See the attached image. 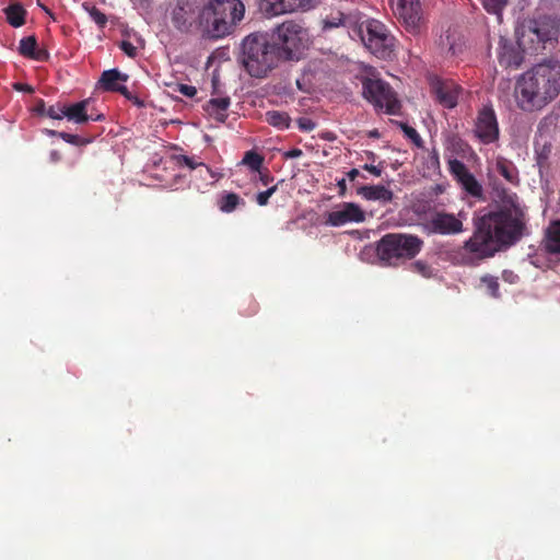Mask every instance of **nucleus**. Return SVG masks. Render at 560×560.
I'll return each mask as SVG.
<instances>
[{"label": "nucleus", "mask_w": 560, "mask_h": 560, "mask_svg": "<svg viewBox=\"0 0 560 560\" xmlns=\"http://www.w3.org/2000/svg\"><path fill=\"white\" fill-rule=\"evenodd\" d=\"M524 223L510 210L489 212L475 224L471 236L453 255L457 265L476 267L503 248L514 245L523 234Z\"/></svg>", "instance_id": "f257e3e1"}, {"label": "nucleus", "mask_w": 560, "mask_h": 560, "mask_svg": "<svg viewBox=\"0 0 560 560\" xmlns=\"http://www.w3.org/2000/svg\"><path fill=\"white\" fill-rule=\"evenodd\" d=\"M560 93V62L548 60L523 73L515 84V101L524 112L539 110Z\"/></svg>", "instance_id": "f03ea898"}, {"label": "nucleus", "mask_w": 560, "mask_h": 560, "mask_svg": "<svg viewBox=\"0 0 560 560\" xmlns=\"http://www.w3.org/2000/svg\"><path fill=\"white\" fill-rule=\"evenodd\" d=\"M244 13L241 0H209L199 9V33L209 39L223 38L233 33Z\"/></svg>", "instance_id": "7ed1b4c3"}, {"label": "nucleus", "mask_w": 560, "mask_h": 560, "mask_svg": "<svg viewBox=\"0 0 560 560\" xmlns=\"http://www.w3.org/2000/svg\"><path fill=\"white\" fill-rule=\"evenodd\" d=\"M240 61L254 78H265L281 60L268 33H252L241 45Z\"/></svg>", "instance_id": "20e7f679"}, {"label": "nucleus", "mask_w": 560, "mask_h": 560, "mask_svg": "<svg viewBox=\"0 0 560 560\" xmlns=\"http://www.w3.org/2000/svg\"><path fill=\"white\" fill-rule=\"evenodd\" d=\"M559 33L560 21L545 15L524 21L516 30V38L524 52L537 54L548 46H553Z\"/></svg>", "instance_id": "39448f33"}, {"label": "nucleus", "mask_w": 560, "mask_h": 560, "mask_svg": "<svg viewBox=\"0 0 560 560\" xmlns=\"http://www.w3.org/2000/svg\"><path fill=\"white\" fill-rule=\"evenodd\" d=\"M423 241L413 234L387 233L376 243V255L387 266H399L413 259L422 249Z\"/></svg>", "instance_id": "423d86ee"}, {"label": "nucleus", "mask_w": 560, "mask_h": 560, "mask_svg": "<svg viewBox=\"0 0 560 560\" xmlns=\"http://www.w3.org/2000/svg\"><path fill=\"white\" fill-rule=\"evenodd\" d=\"M359 37L364 47L375 57L393 59L396 51V38L388 27L378 20L368 19L353 27V38Z\"/></svg>", "instance_id": "0eeeda50"}, {"label": "nucleus", "mask_w": 560, "mask_h": 560, "mask_svg": "<svg viewBox=\"0 0 560 560\" xmlns=\"http://www.w3.org/2000/svg\"><path fill=\"white\" fill-rule=\"evenodd\" d=\"M277 45L281 60H298L307 45L308 33L299 22L284 21L269 34Z\"/></svg>", "instance_id": "6e6552de"}, {"label": "nucleus", "mask_w": 560, "mask_h": 560, "mask_svg": "<svg viewBox=\"0 0 560 560\" xmlns=\"http://www.w3.org/2000/svg\"><path fill=\"white\" fill-rule=\"evenodd\" d=\"M361 83L363 97L373 104L376 110H385L389 115L399 113L400 102L396 92L387 82L372 73L371 77H362Z\"/></svg>", "instance_id": "1a4fd4ad"}, {"label": "nucleus", "mask_w": 560, "mask_h": 560, "mask_svg": "<svg viewBox=\"0 0 560 560\" xmlns=\"http://www.w3.org/2000/svg\"><path fill=\"white\" fill-rule=\"evenodd\" d=\"M392 9L406 32L418 36L425 27L420 0H390Z\"/></svg>", "instance_id": "9d476101"}, {"label": "nucleus", "mask_w": 560, "mask_h": 560, "mask_svg": "<svg viewBox=\"0 0 560 560\" xmlns=\"http://www.w3.org/2000/svg\"><path fill=\"white\" fill-rule=\"evenodd\" d=\"M475 135L483 144L492 143L499 139V124L491 105H483L479 109L475 121Z\"/></svg>", "instance_id": "9b49d317"}, {"label": "nucleus", "mask_w": 560, "mask_h": 560, "mask_svg": "<svg viewBox=\"0 0 560 560\" xmlns=\"http://www.w3.org/2000/svg\"><path fill=\"white\" fill-rule=\"evenodd\" d=\"M458 215L443 210L431 212L427 226L433 234L455 235L463 232V221Z\"/></svg>", "instance_id": "f8f14e48"}, {"label": "nucleus", "mask_w": 560, "mask_h": 560, "mask_svg": "<svg viewBox=\"0 0 560 560\" xmlns=\"http://www.w3.org/2000/svg\"><path fill=\"white\" fill-rule=\"evenodd\" d=\"M448 171L468 195L475 198L482 196V186L462 161L457 159L450 160Z\"/></svg>", "instance_id": "ddd939ff"}, {"label": "nucleus", "mask_w": 560, "mask_h": 560, "mask_svg": "<svg viewBox=\"0 0 560 560\" xmlns=\"http://www.w3.org/2000/svg\"><path fill=\"white\" fill-rule=\"evenodd\" d=\"M259 11L266 16H277L311 8L312 0H257Z\"/></svg>", "instance_id": "4468645a"}, {"label": "nucleus", "mask_w": 560, "mask_h": 560, "mask_svg": "<svg viewBox=\"0 0 560 560\" xmlns=\"http://www.w3.org/2000/svg\"><path fill=\"white\" fill-rule=\"evenodd\" d=\"M365 220L364 211L353 202H343L335 210L327 213L326 224L341 226L349 222L360 223Z\"/></svg>", "instance_id": "2eb2a0df"}, {"label": "nucleus", "mask_w": 560, "mask_h": 560, "mask_svg": "<svg viewBox=\"0 0 560 560\" xmlns=\"http://www.w3.org/2000/svg\"><path fill=\"white\" fill-rule=\"evenodd\" d=\"M436 102L445 108H454L458 103L462 88L452 80L435 79L431 83Z\"/></svg>", "instance_id": "dca6fc26"}, {"label": "nucleus", "mask_w": 560, "mask_h": 560, "mask_svg": "<svg viewBox=\"0 0 560 560\" xmlns=\"http://www.w3.org/2000/svg\"><path fill=\"white\" fill-rule=\"evenodd\" d=\"M173 25L182 33L199 32V10L190 5H177L172 16Z\"/></svg>", "instance_id": "f3484780"}, {"label": "nucleus", "mask_w": 560, "mask_h": 560, "mask_svg": "<svg viewBox=\"0 0 560 560\" xmlns=\"http://www.w3.org/2000/svg\"><path fill=\"white\" fill-rule=\"evenodd\" d=\"M523 50L508 39L501 38L498 48V60L504 68H518L523 62Z\"/></svg>", "instance_id": "a211bd4d"}, {"label": "nucleus", "mask_w": 560, "mask_h": 560, "mask_svg": "<svg viewBox=\"0 0 560 560\" xmlns=\"http://www.w3.org/2000/svg\"><path fill=\"white\" fill-rule=\"evenodd\" d=\"M90 105V98L80 101L78 103H73L70 105L65 104V118L69 121H73L75 124L82 125L90 120L92 121H101L104 120V115L98 114L94 116L93 114L88 113V107Z\"/></svg>", "instance_id": "6ab92c4d"}, {"label": "nucleus", "mask_w": 560, "mask_h": 560, "mask_svg": "<svg viewBox=\"0 0 560 560\" xmlns=\"http://www.w3.org/2000/svg\"><path fill=\"white\" fill-rule=\"evenodd\" d=\"M127 80V74L120 72L118 69H110L102 73L98 84L100 88L106 92H118L121 95H127L128 89L124 85Z\"/></svg>", "instance_id": "aec40b11"}, {"label": "nucleus", "mask_w": 560, "mask_h": 560, "mask_svg": "<svg viewBox=\"0 0 560 560\" xmlns=\"http://www.w3.org/2000/svg\"><path fill=\"white\" fill-rule=\"evenodd\" d=\"M358 19L355 15L346 14L341 11H331L323 20V30H331L335 27H346L350 37L353 38V27L358 25Z\"/></svg>", "instance_id": "412c9836"}, {"label": "nucleus", "mask_w": 560, "mask_h": 560, "mask_svg": "<svg viewBox=\"0 0 560 560\" xmlns=\"http://www.w3.org/2000/svg\"><path fill=\"white\" fill-rule=\"evenodd\" d=\"M357 192L365 200L380 201L382 203L392 202L394 198L393 191L383 185L361 186L357 189Z\"/></svg>", "instance_id": "4be33fe9"}, {"label": "nucleus", "mask_w": 560, "mask_h": 560, "mask_svg": "<svg viewBox=\"0 0 560 560\" xmlns=\"http://www.w3.org/2000/svg\"><path fill=\"white\" fill-rule=\"evenodd\" d=\"M19 52L36 61H47L49 59V52L46 49L37 48V40L33 35L20 40Z\"/></svg>", "instance_id": "5701e85b"}, {"label": "nucleus", "mask_w": 560, "mask_h": 560, "mask_svg": "<svg viewBox=\"0 0 560 560\" xmlns=\"http://www.w3.org/2000/svg\"><path fill=\"white\" fill-rule=\"evenodd\" d=\"M231 100L229 96L215 97L208 101L205 106L207 113L219 122H224L228 118L226 110L230 107Z\"/></svg>", "instance_id": "b1692460"}, {"label": "nucleus", "mask_w": 560, "mask_h": 560, "mask_svg": "<svg viewBox=\"0 0 560 560\" xmlns=\"http://www.w3.org/2000/svg\"><path fill=\"white\" fill-rule=\"evenodd\" d=\"M495 172L499 173L508 183L512 185L518 184V171L514 163L508 159L502 156L497 158Z\"/></svg>", "instance_id": "393cba45"}, {"label": "nucleus", "mask_w": 560, "mask_h": 560, "mask_svg": "<svg viewBox=\"0 0 560 560\" xmlns=\"http://www.w3.org/2000/svg\"><path fill=\"white\" fill-rule=\"evenodd\" d=\"M545 248L549 254H560V220L551 222L546 230Z\"/></svg>", "instance_id": "a878e982"}, {"label": "nucleus", "mask_w": 560, "mask_h": 560, "mask_svg": "<svg viewBox=\"0 0 560 560\" xmlns=\"http://www.w3.org/2000/svg\"><path fill=\"white\" fill-rule=\"evenodd\" d=\"M440 47L446 57H455L462 52L463 43L455 34L447 32L444 37H441Z\"/></svg>", "instance_id": "bb28decb"}, {"label": "nucleus", "mask_w": 560, "mask_h": 560, "mask_svg": "<svg viewBox=\"0 0 560 560\" xmlns=\"http://www.w3.org/2000/svg\"><path fill=\"white\" fill-rule=\"evenodd\" d=\"M217 205L222 212L231 213L238 206H244L245 201L235 192L224 191L219 197Z\"/></svg>", "instance_id": "cd10ccee"}, {"label": "nucleus", "mask_w": 560, "mask_h": 560, "mask_svg": "<svg viewBox=\"0 0 560 560\" xmlns=\"http://www.w3.org/2000/svg\"><path fill=\"white\" fill-rule=\"evenodd\" d=\"M8 23L13 27L25 24L26 10L20 3L10 4L4 9Z\"/></svg>", "instance_id": "c85d7f7f"}, {"label": "nucleus", "mask_w": 560, "mask_h": 560, "mask_svg": "<svg viewBox=\"0 0 560 560\" xmlns=\"http://www.w3.org/2000/svg\"><path fill=\"white\" fill-rule=\"evenodd\" d=\"M265 120L270 126L276 127L280 130L288 129L291 122L289 114L281 110H268L265 114Z\"/></svg>", "instance_id": "c756f323"}, {"label": "nucleus", "mask_w": 560, "mask_h": 560, "mask_svg": "<svg viewBox=\"0 0 560 560\" xmlns=\"http://www.w3.org/2000/svg\"><path fill=\"white\" fill-rule=\"evenodd\" d=\"M262 162V156L255 151H247L242 160V163L247 165L252 171H259Z\"/></svg>", "instance_id": "7c9ffc66"}, {"label": "nucleus", "mask_w": 560, "mask_h": 560, "mask_svg": "<svg viewBox=\"0 0 560 560\" xmlns=\"http://www.w3.org/2000/svg\"><path fill=\"white\" fill-rule=\"evenodd\" d=\"M480 281L482 284L486 285L489 295H491L494 299H498L500 296V284L497 277L485 275L480 278Z\"/></svg>", "instance_id": "2f4dec72"}, {"label": "nucleus", "mask_w": 560, "mask_h": 560, "mask_svg": "<svg viewBox=\"0 0 560 560\" xmlns=\"http://www.w3.org/2000/svg\"><path fill=\"white\" fill-rule=\"evenodd\" d=\"M483 8L491 14H500L508 0H481Z\"/></svg>", "instance_id": "473e14b6"}, {"label": "nucleus", "mask_w": 560, "mask_h": 560, "mask_svg": "<svg viewBox=\"0 0 560 560\" xmlns=\"http://www.w3.org/2000/svg\"><path fill=\"white\" fill-rule=\"evenodd\" d=\"M400 126L405 136L410 139L416 147L423 148V140L413 127L407 124H401Z\"/></svg>", "instance_id": "72a5a7b5"}, {"label": "nucleus", "mask_w": 560, "mask_h": 560, "mask_svg": "<svg viewBox=\"0 0 560 560\" xmlns=\"http://www.w3.org/2000/svg\"><path fill=\"white\" fill-rule=\"evenodd\" d=\"M175 160L178 166H185L188 167L189 170H195L198 166H205L207 171H210V168L202 162L196 161L194 158L187 155H177L175 156Z\"/></svg>", "instance_id": "f704fd0d"}, {"label": "nucleus", "mask_w": 560, "mask_h": 560, "mask_svg": "<svg viewBox=\"0 0 560 560\" xmlns=\"http://www.w3.org/2000/svg\"><path fill=\"white\" fill-rule=\"evenodd\" d=\"M90 18L101 27H105L107 23V16L96 7H85Z\"/></svg>", "instance_id": "c9c22d12"}, {"label": "nucleus", "mask_w": 560, "mask_h": 560, "mask_svg": "<svg viewBox=\"0 0 560 560\" xmlns=\"http://www.w3.org/2000/svg\"><path fill=\"white\" fill-rule=\"evenodd\" d=\"M45 116H47L51 119H58V120L65 118V105H62L60 103L50 105L49 107H47V112H46Z\"/></svg>", "instance_id": "e433bc0d"}, {"label": "nucleus", "mask_w": 560, "mask_h": 560, "mask_svg": "<svg viewBox=\"0 0 560 560\" xmlns=\"http://www.w3.org/2000/svg\"><path fill=\"white\" fill-rule=\"evenodd\" d=\"M411 268L415 272L424 278H430L432 276V268L424 261L417 260L411 265Z\"/></svg>", "instance_id": "4c0bfd02"}, {"label": "nucleus", "mask_w": 560, "mask_h": 560, "mask_svg": "<svg viewBox=\"0 0 560 560\" xmlns=\"http://www.w3.org/2000/svg\"><path fill=\"white\" fill-rule=\"evenodd\" d=\"M278 185H275L268 188L265 191H260L256 195V201L259 206H266L269 201V198L277 191Z\"/></svg>", "instance_id": "58836bf2"}, {"label": "nucleus", "mask_w": 560, "mask_h": 560, "mask_svg": "<svg viewBox=\"0 0 560 560\" xmlns=\"http://www.w3.org/2000/svg\"><path fill=\"white\" fill-rule=\"evenodd\" d=\"M427 164H428L429 168H432V170L440 168V155H439V151L435 148H433L429 152L428 158H427Z\"/></svg>", "instance_id": "ea45409f"}, {"label": "nucleus", "mask_w": 560, "mask_h": 560, "mask_svg": "<svg viewBox=\"0 0 560 560\" xmlns=\"http://www.w3.org/2000/svg\"><path fill=\"white\" fill-rule=\"evenodd\" d=\"M362 168L364 171H368L372 175L380 177L385 168V162L381 161V162H378L377 165H374L373 163H370V164L366 163V164L362 165Z\"/></svg>", "instance_id": "a19ab883"}, {"label": "nucleus", "mask_w": 560, "mask_h": 560, "mask_svg": "<svg viewBox=\"0 0 560 560\" xmlns=\"http://www.w3.org/2000/svg\"><path fill=\"white\" fill-rule=\"evenodd\" d=\"M58 137L61 138L63 141L74 145H82L83 143H85V141L78 135L58 132Z\"/></svg>", "instance_id": "79ce46f5"}, {"label": "nucleus", "mask_w": 560, "mask_h": 560, "mask_svg": "<svg viewBox=\"0 0 560 560\" xmlns=\"http://www.w3.org/2000/svg\"><path fill=\"white\" fill-rule=\"evenodd\" d=\"M298 126L301 131L310 132L316 127V124L307 117H301L298 119Z\"/></svg>", "instance_id": "37998d69"}, {"label": "nucleus", "mask_w": 560, "mask_h": 560, "mask_svg": "<svg viewBox=\"0 0 560 560\" xmlns=\"http://www.w3.org/2000/svg\"><path fill=\"white\" fill-rule=\"evenodd\" d=\"M119 47L128 57L133 58L137 56V47L131 42L122 40Z\"/></svg>", "instance_id": "c03bdc74"}, {"label": "nucleus", "mask_w": 560, "mask_h": 560, "mask_svg": "<svg viewBox=\"0 0 560 560\" xmlns=\"http://www.w3.org/2000/svg\"><path fill=\"white\" fill-rule=\"evenodd\" d=\"M178 92L187 97H194L197 94V89L188 84H179Z\"/></svg>", "instance_id": "a18cd8bd"}, {"label": "nucleus", "mask_w": 560, "mask_h": 560, "mask_svg": "<svg viewBox=\"0 0 560 560\" xmlns=\"http://www.w3.org/2000/svg\"><path fill=\"white\" fill-rule=\"evenodd\" d=\"M47 112L46 103L44 100H38L34 107V113L40 116H45Z\"/></svg>", "instance_id": "49530a36"}, {"label": "nucleus", "mask_w": 560, "mask_h": 560, "mask_svg": "<svg viewBox=\"0 0 560 560\" xmlns=\"http://www.w3.org/2000/svg\"><path fill=\"white\" fill-rule=\"evenodd\" d=\"M13 88L15 91H19V92H26V93H33L34 92V89L33 86L26 84V83H14L13 84Z\"/></svg>", "instance_id": "de8ad7c7"}, {"label": "nucleus", "mask_w": 560, "mask_h": 560, "mask_svg": "<svg viewBox=\"0 0 560 560\" xmlns=\"http://www.w3.org/2000/svg\"><path fill=\"white\" fill-rule=\"evenodd\" d=\"M303 154L302 150L299 148L291 149L284 153L285 159H296Z\"/></svg>", "instance_id": "09e8293b"}, {"label": "nucleus", "mask_w": 560, "mask_h": 560, "mask_svg": "<svg viewBox=\"0 0 560 560\" xmlns=\"http://www.w3.org/2000/svg\"><path fill=\"white\" fill-rule=\"evenodd\" d=\"M127 100L131 101L135 105L138 107H142L143 101H141L138 96L133 95L131 92L128 91L127 95H124Z\"/></svg>", "instance_id": "8fccbe9b"}, {"label": "nucleus", "mask_w": 560, "mask_h": 560, "mask_svg": "<svg viewBox=\"0 0 560 560\" xmlns=\"http://www.w3.org/2000/svg\"><path fill=\"white\" fill-rule=\"evenodd\" d=\"M347 176L350 180H354L358 176H360V172L357 168H352L347 173Z\"/></svg>", "instance_id": "3c124183"}, {"label": "nucleus", "mask_w": 560, "mask_h": 560, "mask_svg": "<svg viewBox=\"0 0 560 560\" xmlns=\"http://www.w3.org/2000/svg\"><path fill=\"white\" fill-rule=\"evenodd\" d=\"M273 178L269 174L260 173V180L264 185H268Z\"/></svg>", "instance_id": "603ef678"}, {"label": "nucleus", "mask_w": 560, "mask_h": 560, "mask_svg": "<svg viewBox=\"0 0 560 560\" xmlns=\"http://www.w3.org/2000/svg\"><path fill=\"white\" fill-rule=\"evenodd\" d=\"M364 154H365L366 159L369 161H371V163H374L375 160L377 159V155L372 151H365Z\"/></svg>", "instance_id": "864d4df0"}, {"label": "nucleus", "mask_w": 560, "mask_h": 560, "mask_svg": "<svg viewBox=\"0 0 560 560\" xmlns=\"http://www.w3.org/2000/svg\"><path fill=\"white\" fill-rule=\"evenodd\" d=\"M337 185H338V187L340 189V194L342 195L345 192L346 188H347L346 179L342 178V179L338 180Z\"/></svg>", "instance_id": "5fc2aeb1"}]
</instances>
